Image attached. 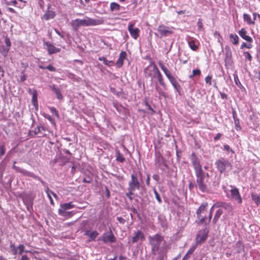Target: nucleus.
<instances>
[{"label":"nucleus","instance_id":"nucleus-23","mask_svg":"<svg viewBox=\"0 0 260 260\" xmlns=\"http://www.w3.org/2000/svg\"><path fill=\"white\" fill-rule=\"evenodd\" d=\"M122 8V7L120 6L118 4L112 2L110 4V10L111 12H115L120 11Z\"/></svg>","mask_w":260,"mask_h":260},{"label":"nucleus","instance_id":"nucleus-7","mask_svg":"<svg viewBox=\"0 0 260 260\" xmlns=\"http://www.w3.org/2000/svg\"><path fill=\"white\" fill-rule=\"evenodd\" d=\"M5 43L6 45H0V52L4 57H6L10 51L11 43L9 38L7 37L5 38Z\"/></svg>","mask_w":260,"mask_h":260},{"label":"nucleus","instance_id":"nucleus-35","mask_svg":"<svg viewBox=\"0 0 260 260\" xmlns=\"http://www.w3.org/2000/svg\"><path fill=\"white\" fill-rule=\"evenodd\" d=\"M233 77L235 84L239 87H242V85L239 79L238 75L236 73H234Z\"/></svg>","mask_w":260,"mask_h":260},{"label":"nucleus","instance_id":"nucleus-13","mask_svg":"<svg viewBox=\"0 0 260 260\" xmlns=\"http://www.w3.org/2000/svg\"><path fill=\"white\" fill-rule=\"evenodd\" d=\"M134 24H129L128 26V30L131 37L136 40L139 36L140 29L138 28H134Z\"/></svg>","mask_w":260,"mask_h":260},{"label":"nucleus","instance_id":"nucleus-46","mask_svg":"<svg viewBox=\"0 0 260 260\" xmlns=\"http://www.w3.org/2000/svg\"><path fill=\"white\" fill-rule=\"evenodd\" d=\"M41 130L44 131V128L42 126H38L35 128L34 133L36 135L39 134Z\"/></svg>","mask_w":260,"mask_h":260},{"label":"nucleus","instance_id":"nucleus-53","mask_svg":"<svg viewBox=\"0 0 260 260\" xmlns=\"http://www.w3.org/2000/svg\"><path fill=\"white\" fill-rule=\"evenodd\" d=\"M46 69L51 72H55L56 71L55 68L52 65L49 64L46 67Z\"/></svg>","mask_w":260,"mask_h":260},{"label":"nucleus","instance_id":"nucleus-26","mask_svg":"<svg viewBox=\"0 0 260 260\" xmlns=\"http://www.w3.org/2000/svg\"><path fill=\"white\" fill-rule=\"evenodd\" d=\"M223 213V210L222 209H218L214 216L213 219V222L214 223H216L217 221H218V219L220 218V216Z\"/></svg>","mask_w":260,"mask_h":260},{"label":"nucleus","instance_id":"nucleus-62","mask_svg":"<svg viewBox=\"0 0 260 260\" xmlns=\"http://www.w3.org/2000/svg\"><path fill=\"white\" fill-rule=\"evenodd\" d=\"M8 10L9 11V12L12 13H16L15 10L14 9H13L12 8H10V7L8 8Z\"/></svg>","mask_w":260,"mask_h":260},{"label":"nucleus","instance_id":"nucleus-22","mask_svg":"<svg viewBox=\"0 0 260 260\" xmlns=\"http://www.w3.org/2000/svg\"><path fill=\"white\" fill-rule=\"evenodd\" d=\"M55 13L54 11L48 10L43 16V18L46 20H48L54 18Z\"/></svg>","mask_w":260,"mask_h":260},{"label":"nucleus","instance_id":"nucleus-38","mask_svg":"<svg viewBox=\"0 0 260 260\" xmlns=\"http://www.w3.org/2000/svg\"><path fill=\"white\" fill-rule=\"evenodd\" d=\"M201 73V71L199 69L193 70L192 71V74L189 76V78H192L193 76H200Z\"/></svg>","mask_w":260,"mask_h":260},{"label":"nucleus","instance_id":"nucleus-2","mask_svg":"<svg viewBox=\"0 0 260 260\" xmlns=\"http://www.w3.org/2000/svg\"><path fill=\"white\" fill-rule=\"evenodd\" d=\"M103 22L102 20L92 19L85 16L83 19H76L72 20L71 24L75 30H77L81 26H96L102 24Z\"/></svg>","mask_w":260,"mask_h":260},{"label":"nucleus","instance_id":"nucleus-61","mask_svg":"<svg viewBox=\"0 0 260 260\" xmlns=\"http://www.w3.org/2000/svg\"><path fill=\"white\" fill-rule=\"evenodd\" d=\"M83 182H85V183H90L91 182V179H86V178H84L83 180Z\"/></svg>","mask_w":260,"mask_h":260},{"label":"nucleus","instance_id":"nucleus-14","mask_svg":"<svg viewBox=\"0 0 260 260\" xmlns=\"http://www.w3.org/2000/svg\"><path fill=\"white\" fill-rule=\"evenodd\" d=\"M44 44L46 46L48 54L50 55L55 54L60 51V48L56 47L52 44L48 42H45Z\"/></svg>","mask_w":260,"mask_h":260},{"label":"nucleus","instance_id":"nucleus-18","mask_svg":"<svg viewBox=\"0 0 260 260\" xmlns=\"http://www.w3.org/2000/svg\"><path fill=\"white\" fill-rule=\"evenodd\" d=\"M238 34L239 36L244 40L245 41L249 42L252 43L253 42L252 38L247 35V31L246 29L244 28H241L238 32Z\"/></svg>","mask_w":260,"mask_h":260},{"label":"nucleus","instance_id":"nucleus-28","mask_svg":"<svg viewBox=\"0 0 260 260\" xmlns=\"http://www.w3.org/2000/svg\"><path fill=\"white\" fill-rule=\"evenodd\" d=\"M243 19L245 22H246L248 24H254L255 22L254 21H252V20L251 18V17L249 15L244 13L243 14Z\"/></svg>","mask_w":260,"mask_h":260},{"label":"nucleus","instance_id":"nucleus-4","mask_svg":"<svg viewBox=\"0 0 260 260\" xmlns=\"http://www.w3.org/2000/svg\"><path fill=\"white\" fill-rule=\"evenodd\" d=\"M230 187H231L230 195L228 192L227 188L224 185L222 187L223 191L226 193V197L230 198L232 201L237 202L239 204H242V198L239 189L233 185H230Z\"/></svg>","mask_w":260,"mask_h":260},{"label":"nucleus","instance_id":"nucleus-16","mask_svg":"<svg viewBox=\"0 0 260 260\" xmlns=\"http://www.w3.org/2000/svg\"><path fill=\"white\" fill-rule=\"evenodd\" d=\"M74 207V205L72 204V202L63 204L61 205V209H59L58 210L59 214L61 215H64L66 213L65 210L72 209Z\"/></svg>","mask_w":260,"mask_h":260},{"label":"nucleus","instance_id":"nucleus-59","mask_svg":"<svg viewBox=\"0 0 260 260\" xmlns=\"http://www.w3.org/2000/svg\"><path fill=\"white\" fill-rule=\"evenodd\" d=\"M221 98L222 99H227V95L224 93H220Z\"/></svg>","mask_w":260,"mask_h":260},{"label":"nucleus","instance_id":"nucleus-29","mask_svg":"<svg viewBox=\"0 0 260 260\" xmlns=\"http://www.w3.org/2000/svg\"><path fill=\"white\" fill-rule=\"evenodd\" d=\"M158 64L166 76L171 73L161 61L158 62Z\"/></svg>","mask_w":260,"mask_h":260},{"label":"nucleus","instance_id":"nucleus-9","mask_svg":"<svg viewBox=\"0 0 260 260\" xmlns=\"http://www.w3.org/2000/svg\"><path fill=\"white\" fill-rule=\"evenodd\" d=\"M151 71L153 72L154 76H155L159 84L164 88L166 87V84L164 81V79L162 77V75L161 74L160 71H159L157 67L156 66V65H153L152 66V69Z\"/></svg>","mask_w":260,"mask_h":260},{"label":"nucleus","instance_id":"nucleus-32","mask_svg":"<svg viewBox=\"0 0 260 260\" xmlns=\"http://www.w3.org/2000/svg\"><path fill=\"white\" fill-rule=\"evenodd\" d=\"M188 44L190 49L193 51H196L198 48V45L196 44L194 41L193 40H189Z\"/></svg>","mask_w":260,"mask_h":260},{"label":"nucleus","instance_id":"nucleus-64","mask_svg":"<svg viewBox=\"0 0 260 260\" xmlns=\"http://www.w3.org/2000/svg\"><path fill=\"white\" fill-rule=\"evenodd\" d=\"M13 168L15 169L16 170V171L17 172H22V170H21L20 169H19V168L18 167H16L15 165L14 164L13 165Z\"/></svg>","mask_w":260,"mask_h":260},{"label":"nucleus","instance_id":"nucleus-52","mask_svg":"<svg viewBox=\"0 0 260 260\" xmlns=\"http://www.w3.org/2000/svg\"><path fill=\"white\" fill-rule=\"evenodd\" d=\"M197 26L198 27V29L201 30L203 27V23L202 20L199 19L197 22Z\"/></svg>","mask_w":260,"mask_h":260},{"label":"nucleus","instance_id":"nucleus-24","mask_svg":"<svg viewBox=\"0 0 260 260\" xmlns=\"http://www.w3.org/2000/svg\"><path fill=\"white\" fill-rule=\"evenodd\" d=\"M233 117L234 120V123L235 124V128L237 131H239L241 129V126L240 124L239 119L237 117L236 111H233Z\"/></svg>","mask_w":260,"mask_h":260},{"label":"nucleus","instance_id":"nucleus-31","mask_svg":"<svg viewBox=\"0 0 260 260\" xmlns=\"http://www.w3.org/2000/svg\"><path fill=\"white\" fill-rule=\"evenodd\" d=\"M116 160L120 162H123L125 160L123 155L120 153L119 150H116Z\"/></svg>","mask_w":260,"mask_h":260},{"label":"nucleus","instance_id":"nucleus-47","mask_svg":"<svg viewBox=\"0 0 260 260\" xmlns=\"http://www.w3.org/2000/svg\"><path fill=\"white\" fill-rule=\"evenodd\" d=\"M252 45H251V44H246V43L243 42V43L242 44V45H241V46L240 48H241V49H243L244 48L246 47V48H247L250 49V48H252Z\"/></svg>","mask_w":260,"mask_h":260},{"label":"nucleus","instance_id":"nucleus-25","mask_svg":"<svg viewBox=\"0 0 260 260\" xmlns=\"http://www.w3.org/2000/svg\"><path fill=\"white\" fill-rule=\"evenodd\" d=\"M196 248L197 244L193 245L191 247H190L187 252L183 257L182 260H187L190 257V255L193 253Z\"/></svg>","mask_w":260,"mask_h":260},{"label":"nucleus","instance_id":"nucleus-48","mask_svg":"<svg viewBox=\"0 0 260 260\" xmlns=\"http://www.w3.org/2000/svg\"><path fill=\"white\" fill-rule=\"evenodd\" d=\"M43 115L45 118L49 120V121H50L52 123H54V120L50 115L45 113H44Z\"/></svg>","mask_w":260,"mask_h":260},{"label":"nucleus","instance_id":"nucleus-5","mask_svg":"<svg viewBox=\"0 0 260 260\" xmlns=\"http://www.w3.org/2000/svg\"><path fill=\"white\" fill-rule=\"evenodd\" d=\"M131 177V179L128 182V190L135 191L137 189H139L141 184L137 176L134 174H132Z\"/></svg>","mask_w":260,"mask_h":260},{"label":"nucleus","instance_id":"nucleus-44","mask_svg":"<svg viewBox=\"0 0 260 260\" xmlns=\"http://www.w3.org/2000/svg\"><path fill=\"white\" fill-rule=\"evenodd\" d=\"M17 248H18V254H22V253L24 251V246L23 244H20L18 247Z\"/></svg>","mask_w":260,"mask_h":260},{"label":"nucleus","instance_id":"nucleus-55","mask_svg":"<svg viewBox=\"0 0 260 260\" xmlns=\"http://www.w3.org/2000/svg\"><path fill=\"white\" fill-rule=\"evenodd\" d=\"M146 183L147 186H149L150 184V175L149 174L147 175V179L146 180Z\"/></svg>","mask_w":260,"mask_h":260},{"label":"nucleus","instance_id":"nucleus-51","mask_svg":"<svg viewBox=\"0 0 260 260\" xmlns=\"http://www.w3.org/2000/svg\"><path fill=\"white\" fill-rule=\"evenodd\" d=\"M223 203L224 202H217L214 204V207H215V208H218L219 209H221Z\"/></svg>","mask_w":260,"mask_h":260},{"label":"nucleus","instance_id":"nucleus-36","mask_svg":"<svg viewBox=\"0 0 260 260\" xmlns=\"http://www.w3.org/2000/svg\"><path fill=\"white\" fill-rule=\"evenodd\" d=\"M99 60L100 61H103L105 65L108 66H110V64L112 63V61L108 60L105 57L103 56L99 57Z\"/></svg>","mask_w":260,"mask_h":260},{"label":"nucleus","instance_id":"nucleus-45","mask_svg":"<svg viewBox=\"0 0 260 260\" xmlns=\"http://www.w3.org/2000/svg\"><path fill=\"white\" fill-rule=\"evenodd\" d=\"M168 79H169V80L170 81V82H171V84H172V83H174L176 81V80H175V78L174 77H173L172 75H171V73H170V74H169L168 76H166Z\"/></svg>","mask_w":260,"mask_h":260},{"label":"nucleus","instance_id":"nucleus-1","mask_svg":"<svg viewBox=\"0 0 260 260\" xmlns=\"http://www.w3.org/2000/svg\"><path fill=\"white\" fill-rule=\"evenodd\" d=\"M149 242L154 254H159L163 256L167 252V245L164 238L159 234H156L148 238Z\"/></svg>","mask_w":260,"mask_h":260},{"label":"nucleus","instance_id":"nucleus-15","mask_svg":"<svg viewBox=\"0 0 260 260\" xmlns=\"http://www.w3.org/2000/svg\"><path fill=\"white\" fill-rule=\"evenodd\" d=\"M207 206V204H202L197 211V217L200 219V223H204L205 222V217L201 216V213L204 212L205 210L206 207Z\"/></svg>","mask_w":260,"mask_h":260},{"label":"nucleus","instance_id":"nucleus-40","mask_svg":"<svg viewBox=\"0 0 260 260\" xmlns=\"http://www.w3.org/2000/svg\"><path fill=\"white\" fill-rule=\"evenodd\" d=\"M45 192L46 193H47V196L50 200V204H52V205H53L54 203H53V199L51 196V194L50 193V189L48 188H47L46 189H45Z\"/></svg>","mask_w":260,"mask_h":260},{"label":"nucleus","instance_id":"nucleus-54","mask_svg":"<svg viewBox=\"0 0 260 260\" xmlns=\"http://www.w3.org/2000/svg\"><path fill=\"white\" fill-rule=\"evenodd\" d=\"M152 178L154 180H155L156 181H158L159 180V176L157 174H154L152 176Z\"/></svg>","mask_w":260,"mask_h":260},{"label":"nucleus","instance_id":"nucleus-63","mask_svg":"<svg viewBox=\"0 0 260 260\" xmlns=\"http://www.w3.org/2000/svg\"><path fill=\"white\" fill-rule=\"evenodd\" d=\"M10 248H11V250H13V249H14L15 248H16L17 247H16L14 245V243L11 242L10 243Z\"/></svg>","mask_w":260,"mask_h":260},{"label":"nucleus","instance_id":"nucleus-21","mask_svg":"<svg viewBox=\"0 0 260 260\" xmlns=\"http://www.w3.org/2000/svg\"><path fill=\"white\" fill-rule=\"evenodd\" d=\"M52 91L55 94L57 99L61 100L63 99V96L61 92V90L56 86L53 85L50 87Z\"/></svg>","mask_w":260,"mask_h":260},{"label":"nucleus","instance_id":"nucleus-50","mask_svg":"<svg viewBox=\"0 0 260 260\" xmlns=\"http://www.w3.org/2000/svg\"><path fill=\"white\" fill-rule=\"evenodd\" d=\"M134 191L128 190V192L126 193V196L131 200L133 199L132 195L134 194Z\"/></svg>","mask_w":260,"mask_h":260},{"label":"nucleus","instance_id":"nucleus-39","mask_svg":"<svg viewBox=\"0 0 260 260\" xmlns=\"http://www.w3.org/2000/svg\"><path fill=\"white\" fill-rule=\"evenodd\" d=\"M153 191H154V194H155V198L157 200V201H158V202L159 203H162V200H161V198H160V197L159 196V193H158V192L157 191L156 189H153Z\"/></svg>","mask_w":260,"mask_h":260},{"label":"nucleus","instance_id":"nucleus-49","mask_svg":"<svg viewBox=\"0 0 260 260\" xmlns=\"http://www.w3.org/2000/svg\"><path fill=\"white\" fill-rule=\"evenodd\" d=\"M211 80H212V76L210 75H208L205 78V82L207 84H208L209 85H211Z\"/></svg>","mask_w":260,"mask_h":260},{"label":"nucleus","instance_id":"nucleus-27","mask_svg":"<svg viewBox=\"0 0 260 260\" xmlns=\"http://www.w3.org/2000/svg\"><path fill=\"white\" fill-rule=\"evenodd\" d=\"M230 39L231 42L234 45H237L239 43V37L235 34H231L230 35Z\"/></svg>","mask_w":260,"mask_h":260},{"label":"nucleus","instance_id":"nucleus-12","mask_svg":"<svg viewBox=\"0 0 260 260\" xmlns=\"http://www.w3.org/2000/svg\"><path fill=\"white\" fill-rule=\"evenodd\" d=\"M208 233V231L204 229L202 232L198 234L196 239L197 244L203 243L206 240Z\"/></svg>","mask_w":260,"mask_h":260},{"label":"nucleus","instance_id":"nucleus-43","mask_svg":"<svg viewBox=\"0 0 260 260\" xmlns=\"http://www.w3.org/2000/svg\"><path fill=\"white\" fill-rule=\"evenodd\" d=\"M244 56L245 59L251 61L252 60V56L248 52H244Z\"/></svg>","mask_w":260,"mask_h":260},{"label":"nucleus","instance_id":"nucleus-10","mask_svg":"<svg viewBox=\"0 0 260 260\" xmlns=\"http://www.w3.org/2000/svg\"><path fill=\"white\" fill-rule=\"evenodd\" d=\"M101 240H103L105 243H114L116 241V238L112 233V231H110L108 233L104 234L101 237Z\"/></svg>","mask_w":260,"mask_h":260},{"label":"nucleus","instance_id":"nucleus-3","mask_svg":"<svg viewBox=\"0 0 260 260\" xmlns=\"http://www.w3.org/2000/svg\"><path fill=\"white\" fill-rule=\"evenodd\" d=\"M194 173L196 177V186L202 192H207L209 191L208 181L205 178L204 171L200 170Z\"/></svg>","mask_w":260,"mask_h":260},{"label":"nucleus","instance_id":"nucleus-20","mask_svg":"<svg viewBox=\"0 0 260 260\" xmlns=\"http://www.w3.org/2000/svg\"><path fill=\"white\" fill-rule=\"evenodd\" d=\"M126 57V53L125 51H121L116 62V65L118 68H121L123 66V60Z\"/></svg>","mask_w":260,"mask_h":260},{"label":"nucleus","instance_id":"nucleus-8","mask_svg":"<svg viewBox=\"0 0 260 260\" xmlns=\"http://www.w3.org/2000/svg\"><path fill=\"white\" fill-rule=\"evenodd\" d=\"M190 160L194 169V172L203 170L200 160L194 153H192L190 156Z\"/></svg>","mask_w":260,"mask_h":260},{"label":"nucleus","instance_id":"nucleus-56","mask_svg":"<svg viewBox=\"0 0 260 260\" xmlns=\"http://www.w3.org/2000/svg\"><path fill=\"white\" fill-rule=\"evenodd\" d=\"M221 137V134L220 133H218L216 135V136L214 138V140L215 141H217L219 140Z\"/></svg>","mask_w":260,"mask_h":260},{"label":"nucleus","instance_id":"nucleus-30","mask_svg":"<svg viewBox=\"0 0 260 260\" xmlns=\"http://www.w3.org/2000/svg\"><path fill=\"white\" fill-rule=\"evenodd\" d=\"M252 200L257 205H259L260 203V194H256L252 193L251 194Z\"/></svg>","mask_w":260,"mask_h":260},{"label":"nucleus","instance_id":"nucleus-37","mask_svg":"<svg viewBox=\"0 0 260 260\" xmlns=\"http://www.w3.org/2000/svg\"><path fill=\"white\" fill-rule=\"evenodd\" d=\"M6 147L4 144L0 143V158H1L5 153Z\"/></svg>","mask_w":260,"mask_h":260},{"label":"nucleus","instance_id":"nucleus-19","mask_svg":"<svg viewBox=\"0 0 260 260\" xmlns=\"http://www.w3.org/2000/svg\"><path fill=\"white\" fill-rule=\"evenodd\" d=\"M99 233L97 231H91L90 230H86L85 232L84 235L89 237L88 241H95V238L98 236Z\"/></svg>","mask_w":260,"mask_h":260},{"label":"nucleus","instance_id":"nucleus-42","mask_svg":"<svg viewBox=\"0 0 260 260\" xmlns=\"http://www.w3.org/2000/svg\"><path fill=\"white\" fill-rule=\"evenodd\" d=\"M49 109L53 115H55L56 117H58V113L54 107H49Z\"/></svg>","mask_w":260,"mask_h":260},{"label":"nucleus","instance_id":"nucleus-41","mask_svg":"<svg viewBox=\"0 0 260 260\" xmlns=\"http://www.w3.org/2000/svg\"><path fill=\"white\" fill-rule=\"evenodd\" d=\"M172 85L177 91L179 92L180 85L177 81L174 83H172Z\"/></svg>","mask_w":260,"mask_h":260},{"label":"nucleus","instance_id":"nucleus-33","mask_svg":"<svg viewBox=\"0 0 260 260\" xmlns=\"http://www.w3.org/2000/svg\"><path fill=\"white\" fill-rule=\"evenodd\" d=\"M37 96V92L36 90H34L32 92V103L34 106H36L38 103Z\"/></svg>","mask_w":260,"mask_h":260},{"label":"nucleus","instance_id":"nucleus-57","mask_svg":"<svg viewBox=\"0 0 260 260\" xmlns=\"http://www.w3.org/2000/svg\"><path fill=\"white\" fill-rule=\"evenodd\" d=\"M224 149L226 151H232V149H231L230 147L228 145H224Z\"/></svg>","mask_w":260,"mask_h":260},{"label":"nucleus","instance_id":"nucleus-17","mask_svg":"<svg viewBox=\"0 0 260 260\" xmlns=\"http://www.w3.org/2000/svg\"><path fill=\"white\" fill-rule=\"evenodd\" d=\"M145 240V237L143 233L140 231H138L135 235L132 238L133 243H136L138 242H142Z\"/></svg>","mask_w":260,"mask_h":260},{"label":"nucleus","instance_id":"nucleus-34","mask_svg":"<svg viewBox=\"0 0 260 260\" xmlns=\"http://www.w3.org/2000/svg\"><path fill=\"white\" fill-rule=\"evenodd\" d=\"M221 209H224L227 211L230 212L232 210L233 208L232 205L230 203L224 202Z\"/></svg>","mask_w":260,"mask_h":260},{"label":"nucleus","instance_id":"nucleus-60","mask_svg":"<svg viewBox=\"0 0 260 260\" xmlns=\"http://www.w3.org/2000/svg\"><path fill=\"white\" fill-rule=\"evenodd\" d=\"M18 248H17V247L16 248H15L14 249L12 250V251L13 252V254L16 255L17 253H18L19 251H18Z\"/></svg>","mask_w":260,"mask_h":260},{"label":"nucleus","instance_id":"nucleus-6","mask_svg":"<svg viewBox=\"0 0 260 260\" xmlns=\"http://www.w3.org/2000/svg\"><path fill=\"white\" fill-rule=\"evenodd\" d=\"M215 165L220 173H223L225 171L226 168L231 167V163L228 160L223 158L217 160L215 162Z\"/></svg>","mask_w":260,"mask_h":260},{"label":"nucleus","instance_id":"nucleus-11","mask_svg":"<svg viewBox=\"0 0 260 260\" xmlns=\"http://www.w3.org/2000/svg\"><path fill=\"white\" fill-rule=\"evenodd\" d=\"M157 30L161 37H167L173 33L172 28L165 25H160L157 28Z\"/></svg>","mask_w":260,"mask_h":260},{"label":"nucleus","instance_id":"nucleus-58","mask_svg":"<svg viewBox=\"0 0 260 260\" xmlns=\"http://www.w3.org/2000/svg\"><path fill=\"white\" fill-rule=\"evenodd\" d=\"M17 4V1H11L10 2H9L7 3V5H13L14 6H16V4Z\"/></svg>","mask_w":260,"mask_h":260}]
</instances>
